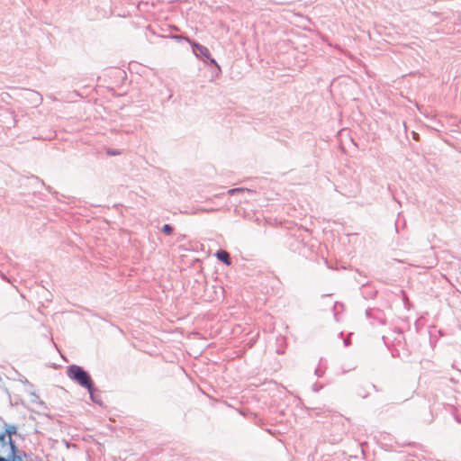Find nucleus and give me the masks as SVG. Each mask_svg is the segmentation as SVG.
I'll list each match as a JSON object with an SVG mask.
<instances>
[{
  "label": "nucleus",
  "instance_id": "6",
  "mask_svg": "<svg viewBox=\"0 0 461 461\" xmlns=\"http://www.w3.org/2000/svg\"><path fill=\"white\" fill-rule=\"evenodd\" d=\"M7 433L9 435L13 434V433H15L16 431V428L14 426H10L7 429H6Z\"/></svg>",
  "mask_w": 461,
  "mask_h": 461
},
{
  "label": "nucleus",
  "instance_id": "5",
  "mask_svg": "<svg viewBox=\"0 0 461 461\" xmlns=\"http://www.w3.org/2000/svg\"><path fill=\"white\" fill-rule=\"evenodd\" d=\"M162 230H163L165 233H167V234H168V235H169V234H171V233H172V231H173V228H172L170 225H168V224H165V225L163 226V228H162Z\"/></svg>",
  "mask_w": 461,
  "mask_h": 461
},
{
  "label": "nucleus",
  "instance_id": "1",
  "mask_svg": "<svg viewBox=\"0 0 461 461\" xmlns=\"http://www.w3.org/2000/svg\"><path fill=\"white\" fill-rule=\"evenodd\" d=\"M68 376L79 384L82 387H85L89 392L92 401L96 402L94 396V384L90 375L80 366L72 365L68 366L67 371Z\"/></svg>",
  "mask_w": 461,
  "mask_h": 461
},
{
  "label": "nucleus",
  "instance_id": "8",
  "mask_svg": "<svg viewBox=\"0 0 461 461\" xmlns=\"http://www.w3.org/2000/svg\"><path fill=\"white\" fill-rule=\"evenodd\" d=\"M174 39H176V40H177V41H181V40H185V41H186V39H187V38H184V37H182V36L176 35V36H174Z\"/></svg>",
  "mask_w": 461,
  "mask_h": 461
},
{
  "label": "nucleus",
  "instance_id": "9",
  "mask_svg": "<svg viewBox=\"0 0 461 461\" xmlns=\"http://www.w3.org/2000/svg\"><path fill=\"white\" fill-rule=\"evenodd\" d=\"M0 461H9V460H7V459H6V458H5V457L0 456Z\"/></svg>",
  "mask_w": 461,
  "mask_h": 461
},
{
  "label": "nucleus",
  "instance_id": "4",
  "mask_svg": "<svg viewBox=\"0 0 461 461\" xmlns=\"http://www.w3.org/2000/svg\"><path fill=\"white\" fill-rule=\"evenodd\" d=\"M243 192H245V189H243V188H233V189H230L228 191V194L230 195H233V194H235L237 193H243Z\"/></svg>",
  "mask_w": 461,
  "mask_h": 461
},
{
  "label": "nucleus",
  "instance_id": "2",
  "mask_svg": "<svg viewBox=\"0 0 461 461\" xmlns=\"http://www.w3.org/2000/svg\"><path fill=\"white\" fill-rule=\"evenodd\" d=\"M186 41H188L193 48V53L195 55L196 58H203V59H210V51L208 48L205 46H203L195 41H191L190 39H186Z\"/></svg>",
  "mask_w": 461,
  "mask_h": 461
},
{
  "label": "nucleus",
  "instance_id": "7",
  "mask_svg": "<svg viewBox=\"0 0 461 461\" xmlns=\"http://www.w3.org/2000/svg\"><path fill=\"white\" fill-rule=\"evenodd\" d=\"M210 60V63L216 66L217 68H219V65L217 64L216 60L214 59H212L211 56H210V59H208Z\"/></svg>",
  "mask_w": 461,
  "mask_h": 461
},
{
  "label": "nucleus",
  "instance_id": "3",
  "mask_svg": "<svg viewBox=\"0 0 461 461\" xmlns=\"http://www.w3.org/2000/svg\"><path fill=\"white\" fill-rule=\"evenodd\" d=\"M216 256H217V258L221 261H222L223 263H225L226 265H230V255L228 252L224 251V250H219L217 253H216Z\"/></svg>",
  "mask_w": 461,
  "mask_h": 461
}]
</instances>
